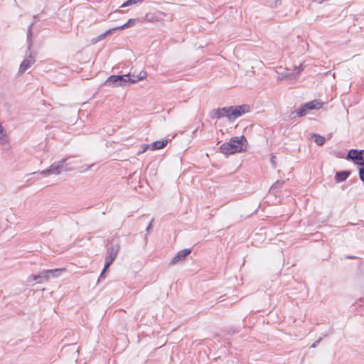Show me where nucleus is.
Segmentation results:
<instances>
[{
	"instance_id": "f704fd0d",
	"label": "nucleus",
	"mask_w": 364,
	"mask_h": 364,
	"mask_svg": "<svg viewBox=\"0 0 364 364\" xmlns=\"http://www.w3.org/2000/svg\"><path fill=\"white\" fill-rule=\"evenodd\" d=\"M345 259H358L359 257H356V256H353V255H346L344 257Z\"/></svg>"
},
{
	"instance_id": "b1692460",
	"label": "nucleus",
	"mask_w": 364,
	"mask_h": 364,
	"mask_svg": "<svg viewBox=\"0 0 364 364\" xmlns=\"http://www.w3.org/2000/svg\"><path fill=\"white\" fill-rule=\"evenodd\" d=\"M8 142V139L6 133L0 134V143L4 144Z\"/></svg>"
},
{
	"instance_id": "2eb2a0df",
	"label": "nucleus",
	"mask_w": 364,
	"mask_h": 364,
	"mask_svg": "<svg viewBox=\"0 0 364 364\" xmlns=\"http://www.w3.org/2000/svg\"><path fill=\"white\" fill-rule=\"evenodd\" d=\"M136 21H140V20H139V19L130 18L128 20V21L127 23H125L124 24H123L120 26L113 28V30H124L127 28L132 27L135 25V23Z\"/></svg>"
},
{
	"instance_id": "58836bf2",
	"label": "nucleus",
	"mask_w": 364,
	"mask_h": 364,
	"mask_svg": "<svg viewBox=\"0 0 364 364\" xmlns=\"http://www.w3.org/2000/svg\"><path fill=\"white\" fill-rule=\"evenodd\" d=\"M324 0H314V1H316L319 4L322 3Z\"/></svg>"
},
{
	"instance_id": "f3484780",
	"label": "nucleus",
	"mask_w": 364,
	"mask_h": 364,
	"mask_svg": "<svg viewBox=\"0 0 364 364\" xmlns=\"http://www.w3.org/2000/svg\"><path fill=\"white\" fill-rule=\"evenodd\" d=\"M307 112L308 111L304 108V105H302L301 108L295 110L294 112H292L290 114V117L291 119H294V117L292 116L294 114H296L298 117H304L307 114Z\"/></svg>"
},
{
	"instance_id": "6ab92c4d",
	"label": "nucleus",
	"mask_w": 364,
	"mask_h": 364,
	"mask_svg": "<svg viewBox=\"0 0 364 364\" xmlns=\"http://www.w3.org/2000/svg\"><path fill=\"white\" fill-rule=\"evenodd\" d=\"M33 23H32L28 28L27 31V43H28V50H31L32 46L31 38H32V26Z\"/></svg>"
},
{
	"instance_id": "423d86ee",
	"label": "nucleus",
	"mask_w": 364,
	"mask_h": 364,
	"mask_svg": "<svg viewBox=\"0 0 364 364\" xmlns=\"http://www.w3.org/2000/svg\"><path fill=\"white\" fill-rule=\"evenodd\" d=\"M119 250V245L112 243L109 247L107 248V255L105 257V269H108L115 259L117 255Z\"/></svg>"
},
{
	"instance_id": "f257e3e1",
	"label": "nucleus",
	"mask_w": 364,
	"mask_h": 364,
	"mask_svg": "<svg viewBox=\"0 0 364 364\" xmlns=\"http://www.w3.org/2000/svg\"><path fill=\"white\" fill-rule=\"evenodd\" d=\"M250 110V107L248 105L225 107L213 109L210 112V117L212 119H220L225 117L230 122H232L244 114L249 112Z\"/></svg>"
},
{
	"instance_id": "7ed1b4c3",
	"label": "nucleus",
	"mask_w": 364,
	"mask_h": 364,
	"mask_svg": "<svg viewBox=\"0 0 364 364\" xmlns=\"http://www.w3.org/2000/svg\"><path fill=\"white\" fill-rule=\"evenodd\" d=\"M346 159L348 161H352L355 164L363 167L364 166V149H350Z\"/></svg>"
},
{
	"instance_id": "9d476101",
	"label": "nucleus",
	"mask_w": 364,
	"mask_h": 364,
	"mask_svg": "<svg viewBox=\"0 0 364 364\" xmlns=\"http://www.w3.org/2000/svg\"><path fill=\"white\" fill-rule=\"evenodd\" d=\"M351 171L349 170H345L341 171H337L335 174V181L336 183H341L345 181L350 175Z\"/></svg>"
},
{
	"instance_id": "bb28decb",
	"label": "nucleus",
	"mask_w": 364,
	"mask_h": 364,
	"mask_svg": "<svg viewBox=\"0 0 364 364\" xmlns=\"http://www.w3.org/2000/svg\"><path fill=\"white\" fill-rule=\"evenodd\" d=\"M302 70H303V68L301 66L296 67L294 69V73L296 75H299Z\"/></svg>"
},
{
	"instance_id": "c85d7f7f",
	"label": "nucleus",
	"mask_w": 364,
	"mask_h": 364,
	"mask_svg": "<svg viewBox=\"0 0 364 364\" xmlns=\"http://www.w3.org/2000/svg\"><path fill=\"white\" fill-rule=\"evenodd\" d=\"M322 340V338L320 337L318 340H316L311 346V348H316L318 344Z\"/></svg>"
},
{
	"instance_id": "4be33fe9",
	"label": "nucleus",
	"mask_w": 364,
	"mask_h": 364,
	"mask_svg": "<svg viewBox=\"0 0 364 364\" xmlns=\"http://www.w3.org/2000/svg\"><path fill=\"white\" fill-rule=\"evenodd\" d=\"M40 279H42L41 277H40V274H36V275H31L28 278V281H37V282L38 283H41V281H40Z\"/></svg>"
},
{
	"instance_id": "f03ea898",
	"label": "nucleus",
	"mask_w": 364,
	"mask_h": 364,
	"mask_svg": "<svg viewBox=\"0 0 364 364\" xmlns=\"http://www.w3.org/2000/svg\"><path fill=\"white\" fill-rule=\"evenodd\" d=\"M248 142L245 136H234L230 139L229 142L223 143L220 146V151L225 155H230L245 151Z\"/></svg>"
},
{
	"instance_id": "39448f33",
	"label": "nucleus",
	"mask_w": 364,
	"mask_h": 364,
	"mask_svg": "<svg viewBox=\"0 0 364 364\" xmlns=\"http://www.w3.org/2000/svg\"><path fill=\"white\" fill-rule=\"evenodd\" d=\"M166 14L160 11L147 13L141 20V23H157L164 21Z\"/></svg>"
},
{
	"instance_id": "393cba45",
	"label": "nucleus",
	"mask_w": 364,
	"mask_h": 364,
	"mask_svg": "<svg viewBox=\"0 0 364 364\" xmlns=\"http://www.w3.org/2000/svg\"><path fill=\"white\" fill-rule=\"evenodd\" d=\"M107 269H105V266L104 265L103 269L101 272L100 275L99 277L98 282H100V280L104 279L105 278V274Z\"/></svg>"
},
{
	"instance_id": "cd10ccee",
	"label": "nucleus",
	"mask_w": 364,
	"mask_h": 364,
	"mask_svg": "<svg viewBox=\"0 0 364 364\" xmlns=\"http://www.w3.org/2000/svg\"><path fill=\"white\" fill-rule=\"evenodd\" d=\"M357 314H359L362 316H364V306H362V305H360V309L358 310Z\"/></svg>"
},
{
	"instance_id": "1a4fd4ad",
	"label": "nucleus",
	"mask_w": 364,
	"mask_h": 364,
	"mask_svg": "<svg viewBox=\"0 0 364 364\" xmlns=\"http://www.w3.org/2000/svg\"><path fill=\"white\" fill-rule=\"evenodd\" d=\"M120 75H110L107 80L105 82V84L107 86H111V87H119L120 86Z\"/></svg>"
},
{
	"instance_id": "a211bd4d",
	"label": "nucleus",
	"mask_w": 364,
	"mask_h": 364,
	"mask_svg": "<svg viewBox=\"0 0 364 364\" xmlns=\"http://www.w3.org/2000/svg\"><path fill=\"white\" fill-rule=\"evenodd\" d=\"M312 137L314 138V142L318 146L323 145L326 141V139L318 134H314Z\"/></svg>"
},
{
	"instance_id": "6e6552de",
	"label": "nucleus",
	"mask_w": 364,
	"mask_h": 364,
	"mask_svg": "<svg viewBox=\"0 0 364 364\" xmlns=\"http://www.w3.org/2000/svg\"><path fill=\"white\" fill-rule=\"evenodd\" d=\"M35 63V56L32 52H30L28 57L26 58L21 63L18 74L25 73Z\"/></svg>"
},
{
	"instance_id": "0eeeda50",
	"label": "nucleus",
	"mask_w": 364,
	"mask_h": 364,
	"mask_svg": "<svg viewBox=\"0 0 364 364\" xmlns=\"http://www.w3.org/2000/svg\"><path fill=\"white\" fill-rule=\"evenodd\" d=\"M191 248H186L183 249L178 252L171 259V261L168 263L169 266L175 265L178 262L184 261L186 257L191 253Z\"/></svg>"
},
{
	"instance_id": "c9c22d12",
	"label": "nucleus",
	"mask_w": 364,
	"mask_h": 364,
	"mask_svg": "<svg viewBox=\"0 0 364 364\" xmlns=\"http://www.w3.org/2000/svg\"><path fill=\"white\" fill-rule=\"evenodd\" d=\"M275 158H276L275 156L271 157V162L272 163L274 168L276 167Z\"/></svg>"
},
{
	"instance_id": "aec40b11",
	"label": "nucleus",
	"mask_w": 364,
	"mask_h": 364,
	"mask_svg": "<svg viewBox=\"0 0 364 364\" xmlns=\"http://www.w3.org/2000/svg\"><path fill=\"white\" fill-rule=\"evenodd\" d=\"M144 0H127L121 6V7H127L137 3L142 2Z\"/></svg>"
},
{
	"instance_id": "473e14b6",
	"label": "nucleus",
	"mask_w": 364,
	"mask_h": 364,
	"mask_svg": "<svg viewBox=\"0 0 364 364\" xmlns=\"http://www.w3.org/2000/svg\"><path fill=\"white\" fill-rule=\"evenodd\" d=\"M149 146V145H148V144L141 145V151H140L139 153H144V152H145L148 149Z\"/></svg>"
},
{
	"instance_id": "f8f14e48",
	"label": "nucleus",
	"mask_w": 364,
	"mask_h": 364,
	"mask_svg": "<svg viewBox=\"0 0 364 364\" xmlns=\"http://www.w3.org/2000/svg\"><path fill=\"white\" fill-rule=\"evenodd\" d=\"M284 183V181H282V180L277 181L271 186V188L269 189V193L274 196H277L279 193V192L281 191Z\"/></svg>"
},
{
	"instance_id": "a19ab883",
	"label": "nucleus",
	"mask_w": 364,
	"mask_h": 364,
	"mask_svg": "<svg viewBox=\"0 0 364 364\" xmlns=\"http://www.w3.org/2000/svg\"><path fill=\"white\" fill-rule=\"evenodd\" d=\"M279 0H277V2Z\"/></svg>"
},
{
	"instance_id": "4468645a",
	"label": "nucleus",
	"mask_w": 364,
	"mask_h": 364,
	"mask_svg": "<svg viewBox=\"0 0 364 364\" xmlns=\"http://www.w3.org/2000/svg\"><path fill=\"white\" fill-rule=\"evenodd\" d=\"M168 143V139H164L160 141H156L151 144L152 150H158L164 148Z\"/></svg>"
},
{
	"instance_id": "4c0bfd02",
	"label": "nucleus",
	"mask_w": 364,
	"mask_h": 364,
	"mask_svg": "<svg viewBox=\"0 0 364 364\" xmlns=\"http://www.w3.org/2000/svg\"><path fill=\"white\" fill-rule=\"evenodd\" d=\"M358 301L360 302V303H364V299L363 298H360L358 299Z\"/></svg>"
},
{
	"instance_id": "e433bc0d",
	"label": "nucleus",
	"mask_w": 364,
	"mask_h": 364,
	"mask_svg": "<svg viewBox=\"0 0 364 364\" xmlns=\"http://www.w3.org/2000/svg\"><path fill=\"white\" fill-rule=\"evenodd\" d=\"M113 31H114L113 28L112 29H109L106 32H105V33H106V36H107L108 34L112 33V32Z\"/></svg>"
},
{
	"instance_id": "7c9ffc66",
	"label": "nucleus",
	"mask_w": 364,
	"mask_h": 364,
	"mask_svg": "<svg viewBox=\"0 0 364 364\" xmlns=\"http://www.w3.org/2000/svg\"><path fill=\"white\" fill-rule=\"evenodd\" d=\"M106 36V33H103L97 37V38L95 41V43L104 39Z\"/></svg>"
},
{
	"instance_id": "ddd939ff",
	"label": "nucleus",
	"mask_w": 364,
	"mask_h": 364,
	"mask_svg": "<svg viewBox=\"0 0 364 364\" xmlns=\"http://www.w3.org/2000/svg\"><path fill=\"white\" fill-rule=\"evenodd\" d=\"M120 86H127L136 82V80L131 79V74L120 75Z\"/></svg>"
},
{
	"instance_id": "dca6fc26",
	"label": "nucleus",
	"mask_w": 364,
	"mask_h": 364,
	"mask_svg": "<svg viewBox=\"0 0 364 364\" xmlns=\"http://www.w3.org/2000/svg\"><path fill=\"white\" fill-rule=\"evenodd\" d=\"M63 270V269H46V274H48L50 279V278L58 277Z\"/></svg>"
},
{
	"instance_id": "a878e982",
	"label": "nucleus",
	"mask_w": 364,
	"mask_h": 364,
	"mask_svg": "<svg viewBox=\"0 0 364 364\" xmlns=\"http://www.w3.org/2000/svg\"><path fill=\"white\" fill-rule=\"evenodd\" d=\"M73 168L71 167L70 166V164L68 163H66V161L65 162V164H64V167L63 168V171H70L71 170H73Z\"/></svg>"
},
{
	"instance_id": "2f4dec72",
	"label": "nucleus",
	"mask_w": 364,
	"mask_h": 364,
	"mask_svg": "<svg viewBox=\"0 0 364 364\" xmlns=\"http://www.w3.org/2000/svg\"><path fill=\"white\" fill-rule=\"evenodd\" d=\"M358 269L361 272L362 277L364 278V263L358 266Z\"/></svg>"
},
{
	"instance_id": "ea45409f",
	"label": "nucleus",
	"mask_w": 364,
	"mask_h": 364,
	"mask_svg": "<svg viewBox=\"0 0 364 364\" xmlns=\"http://www.w3.org/2000/svg\"><path fill=\"white\" fill-rule=\"evenodd\" d=\"M144 72H141L139 75H138L137 76H143V74H144Z\"/></svg>"
},
{
	"instance_id": "c756f323",
	"label": "nucleus",
	"mask_w": 364,
	"mask_h": 364,
	"mask_svg": "<svg viewBox=\"0 0 364 364\" xmlns=\"http://www.w3.org/2000/svg\"><path fill=\"white\" fill-rule=\"evenodd\" d=\"M228 331V334L233 335L235 333H238L239 332V329L235 328V330H232V328H230Z\"/></svg>"
},
{
	"instance_id": "9b49d317",
	"label": "nucleus",
	"mask_w": 364,
	"mask_h": 364,
	"mask_svg": "<svg viewBox=\"0 0 364 364\" xmlns=\"http://www.w3.org/2000/svg\"><path fill=\"white\" fill-rule=\"evenodd\" d=\"M304 108L309 111V110H313V109H319L322 105L323 103L321 102L318 100H314L311 102H306L304 105H303Z\"/></svg>"
},
{
	"instance_id": "5701e85b",
	"label": "nucleus",
	"mask_w": 364,
	"mask_h": 364,
	"mask_svg": "<svg viewBox=\"0 0 364 364\" xmlns=\"http://www.w3.org/2000/svg\"><path fill=\"white\" fill-rule=\"evenodd\" d=\"M146 73H144L143 76H137L135 75H131V79L136 80V82L146 78Z\"/></svg>"
},
{
	"instance_id": "72a5a7b5",
	"label": "nucleus",
	"mask_w": 364,
	"mask_h": 364,
	"mask_svg": "<svg viewBox=\"0 0 364 364\" xmlns=\"http://www.w3.org/2000/svg\"><path fill=\"white\" fill-rule=\"evenodd\" d=\"M154 219L151 220V223L149 224V225L147 226L146 228V232L147 233H149L151 230H152V222H153Z\"/></svg>"
},
{
	"instance_id": "412c9836",
	"label": "nucleus",
	"mask_w": 364,
	"mask_h": 364,
	"mask_svg": "<svg viewBox=\"0 0 364 364\" xmlns=\"http://www.w3.org/2000/svg\"><path fill=\"white\" fill-rule=\"evenodd\" d=\"M46 270H43L41 271L39 274H40V277L44 280V281H48L49 280V276L48 274H46Z\"/></svg>"
},
{
	"instance_id": "20e7f679",
	"label": "nucleus",
	"mask_w": 364,
	"mask_h": 364,
	"mask_svg": "<svg viewBox=\"0 0 364 364\" xmlns=\"http://www.w3.org/2000/svg\"><path fill=\"white\" fill-rule=\"evenodd\" d=\"M66 161L67 158H65L58 162H55L52 164L48 168L40 172V173L44 176H49L52 174L58 175L63 171V168Z\"/></svg>"
}]
</instances>
